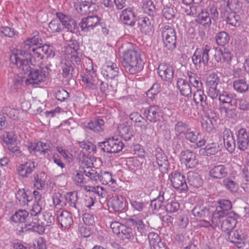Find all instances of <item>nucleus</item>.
<instances>
[{
    "label": "nucleus",
    "instance_id": "obj_36",
    "mask_svg": "<svg viewBox=\"0 0 249 249\" xmlns=\"http://www.w3.org/2000/svg\"><path fill=\"white\" fill-rule=\"evenodd\" d=\"M187 178L189 184L194 187L198 188L203 184V180L200 176L196 173L189 172Z\"/></svg>",
    "mask_w": 249,
    "mask_h": 249
},
{
    "label": "nucleus",
    "instance_id": "obj_57",
    "mask_svg": "<svg viewBox=\"0 0 249 249\" xmlns=\"http://www.w3.org/2000/svg\"><path fill=\"white\" fill-rule=\"evenodd\" d=\"M144 11L152 18L156 13L154 4L151 1H148L143 7Z\"/></svg>",
    "mask_w": 249,
    "mask_h": 249
},
{
    "label": "nucleus",
    "instance_id": "obj_8",
    "mask_svg": "<svg viewBox=\"0 0 249 249\" xmlns=\"http://www.w3.org/2000/svg\"><path fill=\"white\" fill-rule=\"evenodd\" d=\"M142 113L146 121L153 123L160 121L162 116L160 109L157 106L151 105L144 108Z\"/></svg>",
    "mask_w": 249,
    "mask_h": 249
},
{
    "label": "nucleus",
    "instance_id": "obj_55",
    "mask_svg": "<svg viewBox=\"0 0 249 249\" xmlns=\"http://www.w3.org/2000/svg\"><path fill=\"white\" fill-rule=\"evenodd\" d=\"M163 17L168 20H173L175 17L176 12L173 7L166 6L162 10Z\"/></svg>",
    "mask_w": 249,
    "mask_h": 249
},
{
    "label": "nucleus",
    "instance_id": "obj_44",
    "mask_svg": "<svg viewBox=\"0 0 249 249\" xmlns=\"http://www.w3.org/2000/svg\"><path fill=\"white\" fill-rule=\"evenodd\" d=\"M215 39L218 45L224 46L229 43L230 36L227 32L221 31L216 34Z\"/></svg>",
    "mask_w": 249,
    "mask_h": 249
},
{
    "label": "nucleus",
    "instance_id": "obj_61",
    "mask_svg": "<svg viewBox=\"0 0 249 249\" xmlns=\"http://www.w3.org/2000/svg\"><path fill=\"white\" fill-rule=\"evenodd\" d=\"M0 33L6 37H12L17 33L16 31L8 26H1L0 27Z\"/></svg>",
    "mask_w": 249,
    "mask_h": 249
},
{
    "label": "nucleus",
    "instance_id": "obj_58",
    "mask_svg": "<svg viewBox=\"0 0 249 249\" xmlns=\"http://www.w3.org/2000/svg\"><path fill=\"white\" fill-rule=\"evenodd\" d=\"M175 130L177 135H180L182 133L184 135L187 130H189V128L188 125L185 123L182 122H178L175 124Z\"/></svg>",
    "mask_w": 249,
    "mask_h": 249
},
{
    "label": "nucleus",
    "instance_id": "obj_11",
    "mask_svg": "<svg viewBox=\"0 0 249 249\" xmlns=\"http://www.w3.org/2000/svg\"><path fill=\"white\" fill-rule=\"evenodd\" d=\"M236 143L238 149L245 151L249 148V136L248 130L242 128L236 133Z\"/></svg>",
    "mask_w": 249,
    "mask_h": 249
},
{
    "label": "nucleus",
    "instance_id": "obj_7",
    "mask_svg": "<svg viewBox=\"0 0 249 249\" xmlns=\"http://www.w3.org/2000/svg\"><path fill=\"white\" fill-rule=\"evenodd\" d=\"M169 179L172 186L177 190L186 191L188 189L185 176L178 171H174L169 175Z\"/></svg>",
    "mask_w": 249,
    "mask_h": 249
},
{
    "label": "nucleus",
    "instance_id": "obj_4",
    "mask_svg": "<svg viewBox=\"0 0 249 249\" xmlns=\"http://www.w3.org/2000/svg\"><path fill=\"white\" fill-rule=\"evenodd\" d=\"M217 8L211 7L207 9H203L198 14L196 21L198 24L206 27H209L212 23V19H214L218 17Z\"/></svg>",
    "mask_w": 249,
    "mask_h": 249
},
{
    "label": "nucleus",
    "instance_id": "obj_31",
    "mask_svg": "<svg viewBox=\"0 0 249 249\" xmlns=\"http://www.w3.org/2000/svg\"><path fill=\"white\" fill-rule=\"evenodd\" d=\"M233 87L237 92L243 93L249 90V85L247 83L245 77L241 76V78L234 81Z\"/></svg>",
    "mask_w": 249,
    "mask_h": 249
},
{
    "label": "nucleus",
    "instance_id": "obj_20",
    "mask_svg": "<svg viewBox=\"0 0 249 249\" xmlns=\"http://www.w3.org/2000/svg\"><path fill=\"white\" fill-rule=\"evenodd\" d=\"M79 4L75 6L77 12L81 15L87 14L93 11L97 0H77Z\"/></svg>",
    "mask_w": 249,
    "mask_h": 249
},
{
    "label": "nucleus",
    "instance_id": "obj_45",
    "mask_svg": "<svg viewBox=\"0 0 249 249\" xmlns=\"http://www.w3.org/2000/svg\"><path fill=\"white\" fill-rule=\"evenodd\" d=\"M49 28L53 33H59L64 29L61 20L57 18L51 20L49 24Z\"/></svg>",
    "mask_w": 249,
    "mask_h": 249
},
{
    "label": "nucleus",
    "instance_id": "obj_18",
    "mask_svg": "<svg viewBox=\"0 0 249 249\" xmlns=\"http://www.w3.org/2000/svg\"><path fill=\"white\" fill-rule=\"evenodd\" d=\"M126 223L129 226H134L136 228L137 231H135L136 235L138 234L140 236L147 235V227L144 224L143 222L137 217L128 218L126 221Z\"/></svg>",
    "mask_w": 249,
    "mask_h": 249
},
{
    "label": "nucleus",
    "instance_id": "obj_48",
    "mask_svg": "<svg viewBox=\"0 0 249 249\" xmlns=\"http://www.w3.org/2000/svg\"><path fill=\"white\" fill-rule=\"evenodd\" d=\"M164 193L163 191H160L158 196L153 200H151L150 206L154 210L160 209L162 205L165 198L164 197Z\"/></svg>",
    "mask_w": 249,
    "mask_h": 249
},
{
    "label": "nucleus",
    "instance_id": "obj_26",
    "mask_svg": "<svg viewBox=\"0 0 249 249\" xmlns=\"http://www.w3.org/2000/svg\"><path fill=\"white\" fill-rule=\"evenodd\" d=\"M193 100L196 105L200 104L203 111H206L208 109L207 97L204 94L203 90L197 89L194 93Z\"/></svg>",
    "mask_w": 249,
    "mask_h": 249
},
{
    "label": "nucleus",
    "instance_id": "obj_23",
    "mask_svg": "<svg viewBox=\"0 0 249 249\" xmlns=\"http://www.w3.org/2000/svg\"><path fill=\"white\" fill-rule=\"evenodd\" d=\"M228 168L223 164L214 166L209 171V176L214 179H222L228 175Z\"/></svg>",
    "mask_w": 249,
    "mask_h": 249
},
{
    "label": "nucleus",
    "instance_id": "obj_52",
    "mask_svg": "<svg viewBox=\"0 0 249 249\" xmlns=\"http://www.w3.org/2000/svg\"><path fill=\"white\" fill-rule=\"evenodd\" d=\"M34 182V186L37 189L40 190L43 188L45 185V180L43 178L41 175L36 173H34L33 175Z\"/></svg>",
    "mask_w": 249,
    "mask_h": 249
},
{
    "label": "nucleus",
    "instance_id": "obj_46",
    "mask_svg": "<svg viewBox=\"0 0 249 249\" xmlns=\"http://www.w3.org/2000/svg\"><path fill=\"white\" fill-rule=\"evenodd\" d=\"M210 111L212 115L210 116V115H208V118L206 120L203 119L201 122V125L202 128L206 131L208 132L211 131L213 128L212 121L210 120V119L212 118L214 119V117H216L215 114L213 112V110L210 109Z\"/></svg>",
    "mask_w": 249,
    "mask_h": 249
},
{
    "label": "nucleus",
    "instance_id": "obj_54",
    "mask_svg": "<svg viewBox=\"0 0 249 249\" xmlns=\"http://www.w3.org/2000/svg\"><path fill=\"white\" fill-rule=\"evenodd\" d=\"M123 234L122 237L130 239L134 236V231L130 226L123 225L121 228L120 233Z\"/></svg>",
    "mask_w": 249,
    "mask_h": 249
},
{
    "label": "nucleus",
    "instance_id": "obj_47",
    "mask_svg": "<svg viewBox=\"0 0 249 249\" xmlns=\"http://www.w3.org/2000/svg\"><path fill=\"white\" fill-rule=\"evenodd\" d=\"M235 95L227 91H223L219 95V100L222 104L232 105V101Z\"/></svg>",
    "mask_w": 249,
    "mask_h": 249
},
{
    "label": "nucleus",
    "instance_id": "obj_17",
    "mask_svg": "<svg viewBox=\"0 0 249 249\" xmlns=\"http://www.w3.org/2000/svg\"><path fill=\"white\" fill-rule=\"evenodd\" d=\"M56 15L57 18L61 20L64 28L71 33H74L75 32L77 24L74 19L61 12H57Z\"/></svg>",
    "mask_w": 249,
    "mask_h": 249
},
{
    "label": "nucleus",
    "instance_id": "obj_63",
    "mask_svg": "<svg viewBox=\"0 0 249 249\" xmlns=\"http://www.w3.org/2000/svg\"><path fill=\"white\" fill-rule=\"evenodd\" d=\"M160 88V86L159 84H154L152 87L146 92L147 96L151 100L154 99L155 96L159 93Z\"/></svg>",
    "mask_w": 249,
    "mask_h": 249
},
{
    "label": "nucleus",
    "instance_id": "obj_14",
    "mask_svg": "<svg viewBox=\"0 0 249 249\" xmlns=\"http://www.w3.org/2000/svg\"><path fill=\"white\" fill-rule=\"evenodd\" d=\"M196 153L194 152L187 150L181 152L180 157L187 168H194L198 164V160L196 158Z\"/></svg>",
    "mask_w": 249,
    "mask_h": 249
},
{
    "label": "nucleus",
    "instance_id": "obj_1",
    "mask_svg": "<svg viewBox=\"0 0 249 249\" xmlns=\"http://www.w3.org/2000/svg\"><path fill=\"white\" fill-rule=\"evenodd\" d=\"M34 56L26 51H20V53L13 54L10 56V61L17 67L21 68L25 74L28 75L26 80L27 85H38L44 81L51 71L47 67H41L38 69L31 67Z\"/></svg>",
    "mask_w": 249,
    "mask_h": 249
},
{
    "label": "nucleus",
    "instance_id": "obj_34",
    "mask_svg": "<svg viewBox=\"0 0 249 249\" xmlns=\"http://www.w3.org/2000/svg\"><path fill=\"white\" fill-rule=\"evenodd\" d=\"M177 86L181 95L188 97L192 92L190 84L183 78H178L177 81Z\"/></svg>",
    "mask_w": 249,
    "mask_h": 249
},
{
    "label": "nucleus",
    "instance_id": "obj_38",
    "mask_svg": "<svg viewBox=\"0 0 249 249\" xmlns=\"http://www.w3.org/2000/svg\"><path fill=\"white\" fill-rule=\"evenodd\" d=\"M237 223L236 220L231 216H229L222 220L220 223V227L222 231H231L235 226Z\"/></svg>",
    "mask_w": 249,
    "mask_h": 249
},
{
    "label": "nucleus",
    "instance_id": "obj_43",
    "mask_svg": "<svg viewBox=\"0 0 249 249\" xmlns=\"http://www.w3.org/2000/svg\"><path fill=\"white\" fill-rule=\"evenodd\" d=\"M187 76L189 78V84L195 88L200 89L202 86V83L197 74L188 71H187Z\"/></svg>",
    "mask_w": 249,
    "mask_h": 249
},
{
    "label": "nucleus",
    "instance_id": "obj_27",
    "mask_svg": "<svg viewBox=\"0 0 249 249\" xmlns=\"http://www.w3.org/2000/svg\"><path fill=\"white\" fill-rule=\"evenodd\" d=\"M192 214L200 218H210L212 215L210 208L203 205H196L192 210Z\"/></svg>",
    "mask_w": 249,
    "mask_h": 249
},
{
    "label": "nucleus",
    "instance_id": "obj_64",
    "mask_svg": "<svg viewBox=\"0 0 249 249\" xmlns=\"http://www.w3.org/2000/svg\"><path fill=\"white\" fill-rule=\"evenodd\" d=\"M148 238L151 249L161 241V239L160 238L159 235L155 232H150L149 233Z\"/></svg>",
    "mask_w": 249,
    "mask_h": 249
},
{
    "label": "nucleus",
    "instance_id": "obj_59",
    "mask_svg": "<svg viewBox=\"0 0 249 249\" xmlns=\"http://www.w3.org/2000/svg\"><path fill=\"white\" fill-rule=\"evenodd\" d=\"M179 204L176 201H168L165 206V209L168 213H175L179 209Z\"/></svg>",
    "mask_w": 249,
    "mask_h": 249
},
{
    "label": "nucleus",
    "instance_id": "obj_39",
    "mask_svg": "<svg viewBox=\"0 0 249 249\" xmlns=\"http://www.w3.org/2000/svg\"><path fill=\"white\" fill-rule=\"evenodd\" d=\"M118 129L121 136L125 141H129L133 136V130L129 125L120 124Z\"/></svg>",
    "mask_w": 249,
    "mask_h": 249
},
{
    "label": "nucleus",
    "instance_id": "obj_13",
    "mask_svg": "<svg viewBox=\"0 0 249 249\" xmlns=\"http://www.w3.org/2000/svg\"><path fill=\"white\" fill-rule=\"evenodd\" d=\"M229 240L240 249L245 246V235L241 230L228 231Z\"/></svg>",
    "mask_w": 249,
    "mask_h": 249
},
{
    "label": "nucleus",
    "instance_id": "obj_22",
    "mask_svg": "<svg viewBox=\"0 0 249 249\" xmlns=\"http://www.w3.org/2000/svg\"><path fill=\"white\" fill-rule=\"evenodd\" d=\"M119 69L115 63L108 62L102 69V74L107 79H112L118 74Z\"/></svg>",
    "mask_w": 249,
    "mask_h": 249
},
{
    "label": "nucleus",
    "instance_id": "obj_33",
    "mask_svg": "<svg viewBox=\"0 0 249 249\" xmlns=\"http://www.w3.org/2000/svg\"><path fill=\"white\" fill-rule=\"evenodd\" d=\"M85 127L94 132H99L104 130V121L102 119H98L85 123Z\"/></svg>",
    "mask_w": 249,
    "mask_h": 249
},
{
    "label": "nucleus",
    "instance_id": "obj_35",
    "mask_svg": "<svg viewBox=\"0 0 249 249\" xmlns=\"http://www.w3.org/2000/svg\"><path fill=\"white\" fill-rule=\"evenodd\" d=\"M108 205L115 212H121L124 210L125 206L123 199L119 198L118 196L113 197L108 201Z\"/></svg>",
    "mask_w": 249,
    "mask_h": 249
},
{
    "label": "nucleus",
    "instance_id": "obj_21",
    "mask_svg": "<svg viewBox=\"0 0 249 249\" xmlns=\"http://www.w3.org/2000/svg\"><path fill=\"white\" fill-rule=\"evenodd\" d=\"M66 205H68L70 209L75 213L80 215V208L77 204L78 195L76 192L68 193L65 196Z\"/></svg>",
    "mask_w": 249,
    "mask_h": 249
},
{
    "label": "nucleus",
    "instance_id": "obj_2",
    "mask_svg": "<svg viewBox=\"0 0 249 249\" xmlns=\"http://www.w3.org/2000/svg\"><path fill=\"white\" fill-rule=\"evenodd\" d=\"M122 64L126 72L133 74L143 69V62L140 53L134 48L124 51L122 55Z\"/></svg>",
    "mask_w": 249,
    "mask_h": 249
},
{
    "label": "nucleus",
    "instance_id": "obj_12",
    "mask_svg": "<svg viewBox=\"0 0 249 249\" xmlns=\"http://www.w3.org/2000/svg\"><path fill=\"white\" fill-rule=\"evenodd\" d=\"M221 17L223 21L234 27H238L242 23L240 16L233 11L227 10L222 11L221 13Z\"/></svg>",
    "mask_w": 249,
    "mask_h": 249
},
{
    "label": "nucleus",
    "instance_id": "obj_62",
    "mask_svg": "<svg viewBox=\"0 0 249 249\" xmlns=\"http://www.w3.org/2000/svg\"><path fill=\"white\" fill-rule=\"evenodd\" d=\"M186 139L192 143H195L198 140L199 133L196 131L187 130L184 134Z\"/></svg>",
    "mask_w": 249,
    "mask_h": 249
},
{
    "label": "nucleus",
    "instance_id": "obj_50",
    "mask_svg": "<svg viewBox=\"0 0 249 249\" xmlns=\"http://www.w3.org/2000/svg\"><path fill=\"white\" fill-rule=\"evenodd\" d=\"M129 117L132 121L135 122L136 123H138V125L141 127H143L145 128L147 126L146 125L142 124L143 121L146 122V120H145L144 117H142L139 112H134L131 113L129 115Z\"/></svg>",
    "mask_w": 249,
    "mask_h": 249
},
{
    "label": "nucleus",
    "instance_id": "obj_10",
    "mask_svg": "<svg viewBox=\"0 0 249 249\" xmlns=\"http://www.w3.org/2000/svg\"><path fill=\"white\" fill-rule=\"evenodd\" d=\"M155 156L156 163L158 165L160 170L163 174L166 173L169 166L167 156L160 148L156 149Z\"/></svg>",
    "mask_w": 249,
    "mask_h": 249
},
{
    "label": "nucleus",
    "instance_id": "obj_24",
    "mask_svg": "<svg viewBox=\"0 0 249 249\" xmlns=\"http://www.w3.org/2000/svg\"><path fill=\"white\" fill-rule=\"evenodd\" d=\"M122 22L130 27L135 25L137 19L133 10L131 8H127L124 9L120 17Z\"/></svg>",
    "mask_w": 249,
    "mask_h": 249
},
{
    "label": "nucleus",
    "instance_id": "obj_53",
    "mask_svg": "<svg viewBox=\"0 0 249 249\" xmlns=\"http://www.w3.org/2000/svg\"><path fill=\"white\" fill-rule=\"evenodd\" d=\"M222 185L231 192H234L237 188V184L231 178H224L222 181Z\"/></svg>",
    "mask_w": 249,
    "mask_h": 249
},
{
    "label": "nucleus",
    "instance_id": "obj_5",
    "mask_svg": "<svg viewBox=\"0 0 249 249\" xmlns=\"http://www.w3.org/2000/svg\"><path fill=\"white\" fill-rule=\"evenodd\" d=\"M162 36L164 46L168 50L173 51L176 48V33L172 27L164 26L162 30Z\"/></svg>",
    "mask_w": 249,
    "mask_h": 249
},
{
    "label": "nucleus",
    "instance_id": "obj_15",
    "mask_svg": "<svg viewBox=\"0 0 249 249\" xmlns=\"http://www.w3.org/2000/svg\"><path fill=\"white\" fill-rule=\"evenodd\" d=\"M219 82V77L215 73H211L207 78V86L209 88L210 96L215 98L217 96L219 90L217 86Z\"/></svg>",
    "mask_w": 249,
    "mask_h": 249
},
{
    "label": "nucleus",
    "instance_id": "obj_37",
    "mask_svg": "<svg viewBox=\"0 0 249 249\" xmlns=\"http://www.w3.org/2000/svg\"><path fill=\"white\" fill-rule=\"evenodd\" d=\"M62 75L64 78L70 79L73 76L74 69L71 63L65 61L61 63Z\"/></svg>",
    "mask_w": 249,
    "mask_h": 249
},
{
    "label": "nucleus",
    "instance_id": "obj_28",
    "mask_svg": "<svg viewBox=\"0 0 249 249\" xmlns=\"http://www.w3.org/2000/svg\"><path fill=\"white\" fill-rule=\"evenodd\" d=\"M42 43V40L40 35L37 31L33 32L32 37L28 38L24 42V48L26 50H32L33 46L41 45Z\"/></svg>",
    "mask_w": 249,
    "mask_h": 249
},
{
    "label": "nucleus",
    "instance_id": "obj_42",
    "mask_svg": "<svg viewBox=\"0 0 249 249\" xmlns=\"http://www.w3.org/2000/svg\"><path fill=\"white\" fill-rule=\"evenodd\" d=\"M232 208V204L230 200L228 199H221L217 201V206L216 209L224 212L228 214L229 211Z\"/></svg>",
    "mask_w": 249,
    "mask_h": 249
},
{
    "label": "nucleus",
    "instance_id": "obj_3",
    "mask_svg": "<svg viewBox=\"0 0 249 249\" xmlns=\"http://www.w3.org/2000/svg\"><path fill=\"white\" fill-rule=\"evenodd\" d=\"M54 223V218L50 213H45L38 217H35L34 222L26 221L24 227L21 228L22 232H36L39 234L44 232L45 227L51 226Z\"/></svg>",
    "mask_w": 249,
    "mask_h": 249
},
{
    "label": "nucleus",
    "instance_id": "obj_6",
    "mask_svg": "<svg viewBox=\"0 0 249 249\" xmlns=\"http://www.w3.org/2000/svg\"><path fill=\"white\" fill-rule=\"evenodd\" d=\"M124 144L121 141L113 138L107 139L104 142L98 143V147L101 150L108 153H117L121 151Z\"/></svg>",
    "mask_w": 249,
    "mask_h": 249
},
{
    "label": "nucleus",
    "instance_id": "obj_30",
    "mask_svg": "<svg viewBox=\"0 0 249 249\" xmlns=\"http://www.w3.org/2000/svg\"><path fill=\"white\" fill-rule=\"evenodd\" d=\"M57 220L62 227L66 229L69 228L73 223L71 213L67 211H62L57 216Z\"/></svg>",
    "mask_w": 249,
    "mask_h": 249
},
{
    "label": "nucleus",
    "instance_id": "obj_56",
    "mask_svg": "<svg viewBox=\"0 0 249 249\" xmlns=\"http://www.w3.org/2000/svg\"><path fill=\"white\" fill-rule=\"evenodd\" d=\"M98 181H100L102 183V184L105 185H109L110 182H113V179L112 178L111 174L108 172H104V173H101L99 175V179Z\"/></svg>",
    "mask_w": 249,
    "mask_h": 249
},
{
    "label": "nucleus",
    "instance_id": "obj_16",
    "mask_svg": "<svg viewBox=\"0 0 249 249\" xmlns=\"http://www.w3.org/2000/svg\"><path fill=\"white\" fill-rule=\"evenodd\" d=\"M174 68L164 63L160 64L158 68L159 76L164 81L171 82L174 78Z\"/></svg>",
    "mask_w": 249,
    "mask_h": 249
},
{
    "label": "nucleus",
    "instance_id": "obj_29",
    "mask_svg": "<svg viewBox=\"0 0 249 249\" xmlns=\"http://www.w3.org/2000/svg\"><path fill=\"white\" fill-rule=\"evenodd\" d=\"M35 167V162L29 161L20 164L18 167V171L20 176L23 178H27L33 172Z\"/></svg>",
    "mask_w": 249,
    "mask_h": 249
},
{
    "label": "nucleus",
    "instance_id": "obj_19",
    "mask_svg": "<svg viewBox=\"0 0 249 249\" xmlns=\"http://www.w3.org/2000/svg\"><path fill=\"white\" fill-rule=\"evenodd\" d=\"M222 135L225 147L229 152L232 153L236 147V140L234 139L232 133L229 128H225Z\"/></svg>",
    "mask_w": 249,
    "mask_h": 249
},
{
    "label": "nucleus",
    "instance_id": "obj_51",
    "mask_svg": "<svg viewBox=\"0 0 249 249\" xmlns=\"http://www.w3.org/2000/svg\"><path fill=\"white\" fill-rule=\"evenodd\" d=\"M205 154L207 156L214 155L219 151V145L218 143L213 142L208 144L204 149Z\"/></svg>",
    "mask_w": 249,
    "mask_h": 249
},
{
    "label": "nucleus",
    "instance_id": "obj_60",
    "mask_svg": "<svg viewBox=\"0 0 249 249\" xmlns=\"http://www.w3.org/2000/svg\"><path fill=\"white\" fill-rule=\"evenodd\" d=\"M213 50L211 49V47L206 45L205 48L203 50L202 53V63L204 65H207L209 60V53H213Z\"/></svg>",
    "mask_w": 249,
    "mask_h": 249
},
{
    "label": "nucleus",
    "instance_id": "obj_40",
    "mask_svg": "<svg viewBox=\"0 0 249 249\" xmlns=\"http://www.w3.org/2000/svg\"><path fill=\"white\" fill-rule=\"evenodd\" d=\"M212 222L215 226L219 227L220 223L223 220V218L228 214L224 212L219 211V209H216L213 212H212Z\"/></svg>",
    "mask_w": 249,
    "mask_h": 249
},
{
    "label": "nucleus",
    "instance_id": "obj_41",
    "mask_svg": "<svg viewBox=\"0 0 249 249\" xmlns=\"http://www.w3.org/2000/svg\"><path fill=\"white\" fill-rule=\"evenodd\" d=\"M29 217V213L26 210H19L11 216V220L15 223L25 222L26 219Z\"/></svg>",
    "mask_w": 249,
    "mask_h": 249
},
{
    "label": "nucleus",
    "instance_id": "obj_25",
    "mask_svg": "<svg viewBox=\"0 0 249 249\" xmlns=\"http://www.w3.org/2000/svg\"><path fill=\"white\" fill-rule=\"evenodd\" d=\"M30 153L38 152L43 155L51 151V146L49 142H37L31 143L28 147Z\"/></svg>",
    "mask_w": 249,
    "mask_h": 249
},
{
    "label": "nucleus",
    "instance_id": "obj_32",
    "mask_svg": "<svg viewBox=\"0 0 249 249\" xmlns=\"http://www.w3.org/2000/svg\"><path fill=\"white\" fill-rule=\"evenodd\" d=\"M152 18L150 19L146 17L139 18L138 20V27L142 33L146 34L151 31L152 28Z\"/></svg>",
    "mask_w": 249,
    "mask_h": 249
},
{
    "label": "nucleus",
    "instance_id": "obj_9",
    "mask_svg": "<svg viewBox=\"0 0 249 249\" xmlns=\"http://www.w3.org/2000/svg\"><path fill=\"white\" fill-rule=\"evenodd\" d=\"M100 20L97 16H89L82 18L79 25L82 31L90 32L93 30L95 27L100 25Z\"/></svg>",
    "mask_w": 249,
    "mask_h": 249
},
{
    "label": "nucleus",
    "instance_id": "obj_49",
    "mask_svg": "<svg viewBox=\"0 0 249 249\" xmlns=\"http://www.w3.org/2000/svg\"><path fill=\"white\" fill-rule=\"evenodd\" d=\"M41 210L42 208L40 203H34L30 211L31 215L29 217L27 221L34 222V219L35 217H38L41 214L40 213Z\"/></svg>",
    "mask_w": 249,
    "mask_h": 249
}]
</instances>
